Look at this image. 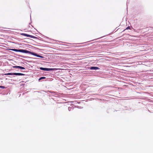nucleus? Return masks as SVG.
Returning a JSON list of instances; mask_svg holds the SVG:
<instances>
[{
  "label": "nucleus",
  "mask_w": 153,
  "mask_h": 153,
  "mask_svg": "<svg viewBox=\"0 0 153 153\" xmlns=\"http://www.w3.org/2000/svg\"><path fill=\"white\" fill-rule=\"evenodd\" d=\"M91 70H96L97 69H99V68L95 66H91L90 68Z\"/></svg>",
  "instance_id": "39448f33"
},
{
  "label": "nucleus",
  "mask_w": 153,
  "mask_h": 153,
  "mask_svg": "<svg viewBox=\"0 0 153 153\" xmlns=\"http://www.w3.org/2000/svg\"><path fill=\"white\" fill-rule=\"evenodd\" d=\"M0 88H2L4 89V88H5V87H4V86L1 85V86H0Z\"/></svg>",
  "instance_id": "9b49d317"
},
{
  "label": "nucleus",
  "mask_w": 153,
  "mask_h": 153,
  "mask_svg": "<svg viewBox=\"0 0 153 153\" xmlns=\"http://www.w3.org/2000/svg\"><path fill=\"white\" fill-rule=\"evenodd\" d=\"M130 29V27H127L126 28V30L129 29Z\"/></svg>",
  "instance_id": "f8f14e48"
},
{
  "label": "nucleus",
  "mask_w": 153,
  "mask_h": 153,
  "mask_svg": "<svg viewBox=\"0 0 153 153\" xmlns=\"http://www.w3.org/2000/svg\"><path fill=\"white\" fill-rule=\"evenodd\" d=\"M31 54H32V55H34L37 57H38L42 58H43V56H40V55L37 54L36 53H34V52H33V53H31Z\"/></svg>",
  "instance_id": "423d86ee"
},
{
  "label": "nucleus",
  "mask_w": 153,
  "mask_h": 153,
  "mask_svg": "<svg viewBox=\"0 0 153 153\" xmlns=\"http://www.w3.org/2000/svg\"><path fill=\"white\" fill-rule=\"evenodd\" d=\"M13 68H19L22 69H25V68L23 67H22V66H13Z\"/></svg>",
  "instance_id": "20e7f679"
},
{
  "label": "nucleus",
  "mask_w": 153,
  "mask_h": 153,
  "mask_svg": "<svg viewBox=\"0 0 153 153\" xmlns=\"http://www.w3.org/2000/svg\"><path fill=\"white\" fill-rule=\"evenodd\" d=\"M46 78L45 77H41L40 78V79H39V80H40L42 79H45Z\"/></svg>",
  "instance_id": "9d476101"
},
{
  "label": "nucleus",
  "mask_w": 153,
  "mask_h": 153,
  "mask_svg": "<svg viewBox=\"0 0 153 153\" xmlns=\"http://www.w3.org/2000/svg\"><path fill=\"white\" fill-rule=\"evenodd\" d=\"M21 35L24 36H26V37H29L31 38H33V39H36L37 38V37L35 36H32L31 35H28V34H27L25 33H22L21 34Z\"/></svg>",
  "instance_id": "f03ea898"
},
{
  "label": "nucleus",
  "mask_w": 153,
  "mask_h": 153,
  "mask_svg": "<svg viewBox=\"0 0 153 153\" xmlns=\"http://www.w3.org/2000/svg\"><path fill=\"white\" fill-rule=\"evenodd\" d=\"M48 71H52V70H56V69H55V68H48Z\"/></svg>",
  "instance_id": "1a4fd4ad"
},
{
  "label": "nucleus",
  "mask_w": 153,
  "mask_h": 153,
  "mask_svg": "<svg viewBox=\"0 0 153 153\" xmlns=\"http://www.w3.org/2000/svg\"><path fill=\"white\" fill-rule=\"evenodd\" d=\"M6 75H18V76H24L25 74L21 73H7L5 74Z\"/></svg>",
  "instance_id": "f257e3e1"
},
{
  "label": "nucleus",
  "mask_w": 153,
  "mask_h": 153,
  "mask_svg": "<svg viewBox=\"0 0 153 153\" xmlns=\"http://www.w3.org/2000/svg\"><path fill=\"white\" fill-rule=\"evenodd\" d=\"M40 69L42 70L45 71H48V68H44L42 67L40 68Z\"/></svg>",
  "instance_id": "0eeeda50"
},
{
  "label": "nucleus",
  "mask_w": 153,
  "mask_h": 153,
  "mask_svg": "<svg viewBox=\"0 0 153 153\" xmlns=\"http://www.w3.org/2000/svg\"><path fill=\"white\" fill-rule=\"evenodd\" d=\"M11 51H15V52H20V51L21 50H17V49H10Z\"/></svg>",
  "instance_id": "6e6552de"
},
{
  "label": "nucleus",
  "mask_w": 153,
  "mask_h": 153,
  "mask_svg": "<svg viewBox=\"0 0 153 153\" xmlns=\"http://www.w3.org/2000/svg\"><path fill=\"white\" fill-rule=\"evenodd\" d=\"M20 52L23 53H28L30 54H31L32 53H33V52H31V51H28L25 50H21V51H20Z\"/></svg>",
  "instance_id": "7ed1b4c3"
}]
</instances>
